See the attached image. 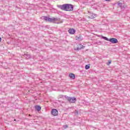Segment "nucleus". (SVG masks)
<instances>
[{
	"label": "nucleus",
	"mask_w": 130,
	"mask_h": 130,
	"mask_svg": "<svg viewBox=\"0 0 130 130\" xmlns=\"http://www.w3.org/2000/svg\"><path fill=\"white\" fill-rule=\"evenodd\" d=\"M51 114L54 116H56V115L58 114V111H57V110L55 109H52L51 111Z\"/></svg>",
	"instance_id": "obj_5"
},
{
	"label": "nucleus",
	"mask_w": 130,
	"mask_h": 130,
	"mask_svg": "<svg viewBox=\"0 0 130 130\" xmlns=\"http://www.w3.org/2000/svg\"><path fill=\"white\" fill-rule=\"evenodd\" d=\"M85 68V70H89V69H90V66L86 65Z\"/></svg>",
	"instance_id": "obj_13"
},
{
	"label": "nucleus",
	"mask_w": 130,
	"mask_h": 130,
	"mask_svg": "<svg viewBox=\"0 0 130 130\" xmlns=\"http://www.w3.org/2000/svg\"><path fill=\"white\" fill-rule=\"evenodd\" d=\"M44 20H45V21H48V17L47 16H44Z\"/></svg>",
	"instance_id": "obj_14"
},
{
	"label": "nucleus",
	"mask_w": 130,
	"mask_h": 130,
	"mask_svg": "<svg viewBox=\"0 0 130 130\" xmlns=\"http://www.w3.org/2000/svg\"><path fill=\"white\" fill-rule=\"evenodd\" d=\"M69 77L70 79H72L73 80H75L76 79V75L73 73H71L69 74Z\"/></svg>",
	"instance_id": "obj_10"
},
{
	"label": "nucleus",
	"mask_w": 130,
	"mask_h": 130,
	"mask_svg": "<svg viewBox=\"0 0 130 130\" xmlns=\"http://www.w3.org/2000/svg\"><path fill=\"white\" fill-rule=\"evenodd\" d=\"M27 56V57H30V55H28V54H24V56Z\"/></svg>",
	"instance_id": "obj_19"
},
{
	"label": "nucleus",
	"mask_w": 130,
	"mask_h": 130,
	"mask_svg": "<svg viewBox=\"0 0 130 130\" xmlns=\"http://www.w3.org/2000/svg\"><path fill=\"white\" fill-rule=\"evenodd\" d=\"M110 63H111V60L109 61L107 63V64L108 66H109V64H110Z\"/></svg>",
	"instance_id": "obj_17"
},
{
	"label": "nucleus",
	"mask_w": 130,
	"mask_h": 130,
	"mask_svg": "<svg viewBox=\"0 0 130 130\" xmlns=\"http://www.w3.org/2000/svg\"><path fill=\"white\" fill-rule=\"evenodd\" d=\"M59 8L63 11H74V6L72 4H63L62 5H59Z\"/></svg>",
	"instance_id": "obj_1"
},
{
	"label": "nucleus",
	"mask_w": 130,
	"mask_h": 130,
	"mask_svg": "<svg viewBox=\"0 0 130 130\" xmlns=\"http://www.w3.org/2000/svg\"><path fill=\"white\" fill-rule=\"evenodd\" d=\"M65 98L67 99V100H68V101L70 103H75V102L77 101V99H76V98L75 97H72V96L69 97V96H65Z\"/></svg>",
	"instance_id": "obj_2"
},
{
	"label": "nucleus",
	"mask_w": 130,
	"mask_h": 130,
	"mask_svg": "<svg viewBox=\"0 0 130 130\" xmlns=\"http://www.w3.org/2000/svg\"><path fill=\"white\" fill-rule=\"evenodd\" d=\"M2 42V38L0 37V42Z\"/></svg>",
	"instance_id": "obj_20"
},
{
	"label": "nucleus",
	"mask_w": 130,
	"mask_h": 130,
	"mask_svg": "<svg viewBox=\"0 0 130 130\" xmlns=\"http://www.w3.org/2000/svg\"><path fill=\"white\" fill-rule=\"evenodd\" d=\"M118 6H119V7H122V4L121 3H118Z\"/></svg>",
	"instance_id": "obj_18"
},
{
	"label": "nucleus",
	"mask_w": 130,
	"mask_h": 130,
	"mask_svg": "<svg viewBox=\"0 0 130 130\" xmlns=\"http://www.w3.org/2000/svg\"><path fill=\"white\" fill-rule=\"evenodd\" d=\"M56 21H58V18L54 17L48 18V22H50L51 23H54Z\"/></svg>",
	"instance_id": "obj_4"
},
{
	"label": "nucleus",
	"mask_w": 130,
	"mask_h": 130,
	"mask_svg": "<svg viewBox=\"0 0 130 130\" xmlns=\"http://www.w3.org/2000/svg\"><path fill=\"white\" fill-rule=\"evenodd\" d=\"M97 17V15L94 13H90L89 14L88 18L89 19H94V18H96Z\"/></svg>",
	"instance_id": "obj_6"
},
{
	"label": "nucleus",
	"mask_w": 130,
	"mask_h": 130,
	"mask_svg": "<svg viewBox=\"0 0 130 130\" xmlns=\"http://www.w3.org/2000/svg\"><path fill=\"white\" fill-rule=\"evenodd\" d=\"M36 110H37V111H40L41 110V107L40 106H36L35 107Z\"/></svg>",
	"instance_id": "obj_11"
},
{
	"label": "nucleus",
	"mask_w": 130,
	"mask_h": 130,
	"mask_svg": "<svg viewBox=\"0 0 130 130\" xmlns=\"http://www.w3.org/2000/svg\"><path fill=\"white\" fill-rule=\"evenodd\" d=\"M15 121H16V119H14Z\"/></svg>",
	"instance_id": "obj_22"
},
{
	"label": "nucleus",
	"mask_w": 130,
	"mask_h": 130,
	"mask_svg": "<svg viewBox=\"0 0 130 130\" xmlns=\"http://www.w3.org/2000/svg\"><path fill=\"white\" fill-rule=\"evenodd\" d=\"M102 38H103V39H104L105 40H106L107 41H109V39L106 37L102 36Z\"/></svg>",
	"instance_id": "obj_12"
},
{
	"label": "nucleus",
	"mask_w": 130,
	"mask_h": 130,
	"mask_svg": "<svg viewBox=\"0 0 130 130\" xmlns=\"http://www.w3.org/2000/svg\"><path fill=\"white\" fill-rule=\"evenodd\" d=\"M74 113L75 115H78V114H79V111H78L77 110H75Z\"/></svg>",
	"instance_id": "obj_15"
},
{
	"label": "nucleus",
	"mask_w": 130,
	"mask_h": 130,
	"mask_svg": "<svg viewBox=\"0 0 130 130\" xmlns=\"http://www.w3.org/2000/svg\"><path fill=\"white\" fill-rule=\"evenodd\" d=\"M109 41L111 43H113V44H115L118 43V40H117V39H115L114 38L109 39Z\"/></svg>",
	"instance_id": "obj_3"
},
{
	"label": "nucleus",
	"mask_w": 130,
	"mask_h": 130,
	"mask_svg": "<svg viewBox=\"0 0 130 130\" xmlns=\"http://www.w3.org/2000/svg\"><path fill=\"white\" fill-rule=\"evenodd\" d=\"M85 48V46H83V45L80 44L75 50H81V49Z\"/></svg>",
	"instance_id": "obj_7"
},
{
	"label": "nucleus",
	"mask_w": 130,
	"mask_h": 130,
	"mask_svg": "<svg viewBox=\"0 0 130 130\" xmlns=\"http://www.w3.org/2000/svg\"><path fill=\"white\" fill-rule=\"evenodd\" d=\"M1 103H2V104L4 103V102H1Z\"/></svg>",
	"instance_id": "obj_21"
},
{
	"label": "nucleus",
	"mask_w": 130,
	"mask_h": 130,
	"mask_svg": "<svg viewBox=\"0 0 130 130\" xmlns=\"http://www.w3.org/2000/svg\"><path fill=\"white\" fill-rule=\"evenodd\" d=\"M63 128H68L69 127V126L68 125H63Z\"/></svg>",
	"instance_id": "obj_16"
},
{
	"label": "nucleus",
	"mask_w": 130,
	"mask_h": 130,
	"mask_svg": "<svg viewBox=\"0 0 130 130\" xmlns=\"http://www.w3.org/2000/svg\"><path fill=\"white\" fill-rule=\"evenodd\" d=\"M68 32L70 34H74L76 33V30L74 28H70L69 29Z\"/></svg>",
	"instance_id": "obj_9"
},
{
	"label": "nucleus",
	"mask_w": 130,
	"mask_h": 130,
	"mask_svg": "<svg viewBox=\"0 0 130 130\" xmlns=\"http://www.w3.org/2000/svg\"><path fill=\"white\" fill-rule=\"evenodd\" d=\"M76 40H78V41H82V40L83 39V37L81 35H79V36H76Z\"/></svg>",
	"instance_id": "obj_8"
}]
</instances>
